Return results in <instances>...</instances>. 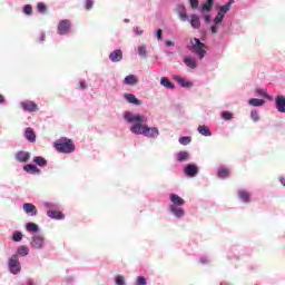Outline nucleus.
Here are the masks:
<instances>
[{
    "label": "nucleus",
    "instance_id": "nucleus-36",
    "mask_svg": "<svg viewBox=\"0 0 285 285\" xmlns=\"http://www.w3.org/2000/svg\"><path fill=\"white\" fill-rule=\"evenodd\" d=\"M37 10L38 12H40L41 14H43L46 12V10H48V8L46 7V3L43 2H38L37 4Z\"/></svg>",
    "mask_w": 285,
    "mask_h": 285
},
{
    "label": "nucleus",
    "instance_id": "nucleus-10",
    "mask_svg": "<svg viewBox=\"0 0 285 285\" xmlns=\"http://www.w3.org/2000/svg\"><path fill=\"white\" fill-rule=\"evenodd\" d=\"M169 212L171 215L181 218L184 217V215H186V212L184 210V208L179 207V206H175V205H169Z\"/></svg>",
    "mask_w": 285,
    "mask_h": 285
},
{
    "label": "nucleus",
    "instance_id": "nucleus-1",
    "mask_svg": "<svg viewBox=\"0 0 285 285\" xmlns=\"http://www.w3.org/2000/svg\"><path fill=\"white\" fill-rule=\"evenodd\" d=\"M125 119L129 124H135L130 127V131L134 135H144V137H149L150 139H156V137H159V129L156 127H148L146 124V117L132 112H126Z\"/></svg>",
    "mask_w": 285,
    "mask_h": 285
},
{
    "label": "nucleus",
    "instance_id": "nucleus-47",
    "mask_svg": "<svg viewBox=\"0 0 285 285\" xmlns=\"http://www.w3.org/2000/svg\"><path fill=\"white\" fill-rule=\"evenodd\" d=\"M78 86L81 88V90H86V88H88V85H86V81H80Z\"/></svg>",
    "mask_w": 285,
    "mask_h": 285
},
{
    "label": "nucleus",
    "instance_id": "nucleus-24",
    "mask_svg": "<svg viewBox=\"0 0 285 285\" xmlns=\"http://www.w3.org/2000/svg\"><path fill=\"white\" fill-rule=\"evenodd\" d=\"M160 85L164 86V88H168L169 90L175 89V85L167 77H163L160 79Z\"/></svg>",
    "mask_w": 285,
    "mask_h": 285
},
{
    "label": "nucleus",
    "instance_id": "nucleus-4",
    "mask_svg": "<svg viewBox=\"0 0 285 285\" xmlns=\"http://www.w3.org/2000/svg\"><path fill=\"white\" fill-rule=\"evenodd\" d=\"M53 147L58 153L70 154L75 153V142L69 138H60L53 142Z\"/></svg>",
    "mask_w": 285,
    "mask_h": 285
},
{
    "label": "nucleus",
    "instance_id": "nucleus-23",
    "mask_svg": "<svg viewBox=\"0 0 285 285\" xmlns=\"http://www.w3.org/2000/svg\"><path fill=\"white\" fill-rule=\"evenodd\" d=\"M138 81L135 75H129L125 78L124 83H126V86H137Z\"/></svg>",
    "mask_w": 285,
    "mask_h": 285
},
{
    "label": "nucleus",
    "instance_id": "nucleus-54",
    "mask_svg": "<svg viewBox=\"0 0 285 285\" xmlns=\"http://www.w3.org/2000/svg\"><path fill=\"white\" fill-rule=\"evenodd\" d=\"M279 181H281V184H282L283 186H285V178H284V177H281V178H279Z\"/></svg>",
    "mask_w": 285,
    "mask_h": 285
},
{
    "label": "nucleus",
    "instance_id": "nucleus-14",
    "mask_svg": "<svg viewBox=\"0 0 285 285\" xmlns=\"http://www.w3.org/2000/svg\"><path fill=\"white\" fill-rule=\"evenodd\" d=\"M199 173V168L196 165H187L185 167V175L187 177H195Z\"/></svg>",
    "mask_w": 285,
    "mask_h": 285
},
{
    "label": "nucleus",
    "instance_id": "nucleus-8",
    "mask_svg": "<svg viewBox=\"0 0 285 285\" xmlns=\"http://www.w3.org/2000/svg\"><path fill=\"white\" fill-rule=\"evenodd\" d=\"M21 108H23L26 112H37V110H39V107L35 101H23L21 102Z\"/></svg>",
    "mask_w": 285,
    "mask_h": 285
},
{
    "label": "nucleus",
    "instance_id": "nucleus-7",
    "mask_svg": "<svg viewBox=\"0 0 285 285\" xmlns=\"http://www.w3.org/2000/svg\"><path fill=\"white\" fill-rule=\"evenodd\" d=\"M72 28L70 20H61L57 27L58 35H68V31Z\"/></svg>",
    "mask_w": 285,
    "mask_h": 285
},
{
    "label": "nucleus",
    "instance_id": "nucleus-48",
    "mask_svg": "<svg viewBox=\"0 0 285 285\" xmlns=\"http://www.w3.org/2000/svg\"><path fill=\"white\" fill-rule=\"evenodd\" d=\"M134 30H135L136 35H138V37L144 35V30H141L139 27H136Z\"/></svg>",
    "mask_w": 285,
    "mask_h": 285
},
{
    "label": "nucleus",
    "instance_id": "nucleus-37",
    "mask_svg": "<svg viewBox=\"0 0 285 285\" xmlns=\"http://www.w3.org/2000/svg\"><path fill=\"white\" fill-rule=\"evenodd\" d=\"M224 17L225 16H223V13H217V16L215 17V19H214V23L217 26V24H219V23H222V21H224Z\"/></svg>",
    "mask_w": 285,
    "mask_h": 285
},
{
    "label": "nucleus",
    "instance_id": "nucleus-53",
    "mask_svg": "<svg viewBox=\"0 0 285 285\" xmlns=\"http://www.w3.org/2000/svg\"><path fill=\"white\" fill-rule=\"evenodd\" d=\"M166 46H168V47H173V46H175V42H173V41L168 40V41L166 42Z\"/></svg>",
    "mask_w": 285,
    "mask_h": 285
},
{
    "label": "nucleus",
    "instance_id": "nucleus-31",
    "mask_svg": "<svg viewBox=\"0 0 285 285\" xmlns=\"http://www.w3.org/2000/svg\"><path fill=\"white\" fill-rule=\"evenodd\" d=\"M176 81L183 87V88H190L193 86L191 82L186 81L184 78L177 76Z\"/></svg>",
    "mask_w": 285,
    "mask_h": 285
},
{
    "label": "nucleus",
    "instance_id": "nucleus-13",
    "mask_svg": "<svg viewBox=\"0 0 285 285\" xmlns=\"http://www.w3.org/2000/svg\"><path fill=\"white\" fill-rule=\"evenodd\" d=\"M169 199L171 202V206H184L186 204V200L184 198L179 197L177 194H170Z\"/></svg>",
    "mask_w": 285,
    "mask_h": 285
},
{
    "label": "nucleus",
    "instance_id": "nucleus-26",
    "mask_svg": "<svg viewBox=\"0 0 285 285\" xmlns=\"http://www.w3.org/2000/svg\"><path fill=\"white\" fill-rule=\"evenodd\" d=\"M249 106L259 107L264 106L266 101L264 99L252 98L248 100Z\"/></svg>",
    "mask_w": 285,
    "mask_h": 285
},
{
    "label": "nucleus",
    "instance_id": "nucleus-34",
    "mask_svg": "<svg viewBox=\"0 0 285 285\" xmlns=\"http://www.w3.org/2000/svg\"><path fill=\"white\" fill-rule=\"evenodd\" d=\"M250 119L255 122L259 121V112L256 109L250 111Z\"/></svg>",
    "mask_w": 285,
    "mask_h": 285
},
{
    "label": "nucleus",
    "instance_id": "nucleus-2",
    "mask_svg": "<svg viewBox=\"0 0 285 285\" xmlns=\"http://www.w3.org/2000/svg\"><path fill=\"white\" fill-rule=\"evenodd\" d=\"M178 16L180 20L188 21L194 30H199V28H202V20L199 19V16L193 13L188 17V13L186 12V7H180Z\"/></svg>",
    "mask_w": 285,
    "mask_h": 285
},
{
    "label": "nucleus",
    "instance_id": "nucleus-28",
    "mask_svg": "<svg viewBox=\"0 0 285 285\" xmlns=\"http://www.w3.org/2000/svg\"><path fill=\"white\" fill-rule=\"evenodd\" d=\"M35 164H37L38 166H40L41 168H43V166L48 165V160H46V158L41 157V156H37L33 158Z\"/></svg>",
    "mask_w": 285,
    "mask_h": 285
},
{
    "label": "nucleus",
    "instance_id": "nucleus-38",
    "mask_svg": "<svg viewBox=\"0 0 285 285\" xmlns=\"http://www.w3.org/2000/svg\"><path fill=\"white\" fill-rule=\"evenodd\" d=\"M222 118L225 119V121H230V119H233V114L228 111H224L222 114Z\"/></svg>",
    "mask_w": 285,
    "mask_h": 285
},
{
    "label": "nucleus",
    "instance_id": "nucleus-41",
    "mask_svg": "<svg viewBox=\"0 0 285 285\" xmlns=\"http://www.w3.org/2000/svg\"><path fill=\"white\" fill-rule=\"evenodd\" d=\"M138 55H139L140 57H146V55H147L146 46H140V47H138Z\"/></svg>",
    "mask_w": 285,
    "mask_h": 285
},
{
    "label": "nucleus",
    "instance_id": "nucleus-35",
    "mask_svg": "<svg viewBox=\"0 0 285 285\" xmlns=\"http://www.w3.org/2000/svg\"><path fill=\"white\" fill-rule=\"evenodd\" d=\"M13 242H21L23 239V234L21 232H14L12 235Z\"/></svg>",
    "mask_w": 285,
    "mask_h": 285
},
{
    "label": "nucleus",
    "instance_id": "nucleus-49",
    "mask_svg": "<svg viewBox=\"0 0 285 285\" xmlns=\"http://www.w3.org/2000/svg\"><path fill=\"white\" fill-rule=\"evenodd\" d=\"M204 19L207 23H210L213 21V18L210 16H204Z\"/></svg>",
    "mask_w": 285,
    "mask_h": 285
},
{
    "label": "nucleus",
    "instance_id": "nucleus-30",
    "mask_svg": "<svg viewBox=\"0 0 285 285\" xmlns=\"http://www.w3.org/2000/svg\"><path fill=\"white\" fill-rule=\"evenodd\" d=\"M233 4V1L227 2L225 6H222L219 8L218 13L223 14L224 17H226V12H228V10H230V6Z\"/></svg>",
    "mask_w": 285,
    "mask_h": 285
},
{
    "label": "nucleus",
    "instance_id": "nucleus-25",
    "mask_svg": "<svg viewBox=\"0 0 285 285\" xmlns=\"http://www.w3.org/2000/svg\"><path fill=\"white\" fill-rule=\"evenodd\" d=\"M198 132L204 135V137H210L213 135V132H210V128L204 125L198 126Z\"/></svg>",
    "mask_w": 285,
    "mask_h": 285
},
{
    "label": "nucleus",
    "instance_id": "nucleus-16",
    "mask_svg": "<svg viewBox=\"0 0 285 285\" xmlns=\"http://www.w3.org/2000/svg\"><path fill=\"white\" fill-rule=\"evenodd\" d=\"M276 109L278 110V112H285V97L284 96L276 97Z\"/></svg>",
    "mask_w": 285,
    "mask_h": 285
},
{
    "label": "nucleus",
    "instance_id": "nucleus-45",
    "mask_svg": "<svg viewBox=\"0 0 285 285\" xmlns=\"http://www.w3.org/2000/svg\"><path fill=\"white\" fill-rule=\"evenodd\" d=\"M92 6H95V2L92 0H87L86 1V4H85V8L87 10H91L92 9Z\"/></svg>",
    "mask_w": 285,
    "mask_h": 285
},
{
    "label": "nucleus",
    "instance_id": "nucleus-17",
    "mask_svg": "<svg viewBox=\"0 0 285 285\" xmlns=\"http://www.w3.org/2000/svg\"><path fill=\"white\" fill-rule=\"evenodd\" d=\"M24 137L26 139H28V141L35 142L37 141V135L35 134V129L33 128H27L24 131Z\"/></svg>",
    "mask_w": 285,
    "mask_h": 285
},
{
    "label": "nucleus",
    "instance_id": "nucleus-51",
    "mask_svg": "<svg viewBox=\"0 0 285 285\" xmlns=\"http://www.w3.org/2000/svg\"><path fill=\"white\" fill-rule=\"evenodd\" d=\"M212 32H213V35H217V26L216 24L212 27Z\"/></svg>",
    "mask_w": 285,
    "mask_h": 285
},
{
    "label": "nucleus",
    "instance_id": "nucleus-44",
    "mask_svg": "<svg viewBox=\"0 0 285 285\" xmlns=\"http://www.w3.org/2000/svg\"><path fill=\"white\" fill-rule=\"evenodd\" d=\"M256 92H257V95H259L261 97H265V99H268V94H266V90H264V89H257Z\"/></svg>",
    "mask_w": 285,
    "mask_h": 285
},
{
    "label": "nucleus",
    "instance_id": "nucleus-46",
    "mask_svg": "<svg viewBox=\"0 0 285 285\" xmlns=\"http://www.w3.org/2000/svg\"><path fill=\"white\" fill-rule=\"evenodd\" d=\"M137 285H146V277L138 276L137 277Z\"/></svg>",
    "mask_w": 285,
    "mask_h": 285
},
{
    "label": "nucleus",
    "instance_id": "nucleus-39",
    "mask_svg": "<svg viewBox=\"0 0 285 285\" xmlns=\"http://www.w3.org/2000/svg\"><path fill=\"white\" fill-rule=\"evenodd\" d=\"M179 144H181L183 146H188V144H190V137H180Z\"/></svg>",
    "mask_w": 285,
    "mask_h": 285
},
{
    "label": "nucleus",
    "instance_id": "nucleus-18",
    "mask_svg": "<svg viewBox=\"0 0 285 285\" xmlns=\"http://www.w3.org/2000/svg\"><path fill=\"white\" fill-rule=\"evenodd\" d=\"M47 215L48 217H50V219H66V216L63 215V213L59 210H48Z\"/></svg>",
    "mask_w": 285,
    "mask_h": 285
},
{
    "label": "nucleus",
    "instance_id": "nucleus-9",
    "mask_svg": "<svg viewBox=\"0 0 285 285\" xmlns=\"http://www.w3.org/2000/svg\"><path fill=\"white\" fill-rule=\"evenodd\" d=\"M22 209L27 215H30L31 217H35L38 213L37 206L32 205L31 203L23 204Z\"/></svg>",
    "mask_w": 285,
    "mask_h": 285
},
{
    "label": "nucleus",
    "instance_id": "nucleus-43",
    "mask_svg": "<svg viewBox=\"0 0 285 285\" xmlns=\"http://www.w3.org/2000/svg\"><path fill=\"white\" fill-rule=\"evenodd\" d=\"M23 13H24V14H32V6L26 4V6L23 7Z\"/></svg>",
    "mask_w": 285,
    "mask_h": 285
},
{
    "label": "nucleus",
    "instance_id": "nucleus-15",
    "mask_svg": "<svg viewBox=\"0 0 285 285\" xmlns=\"http://www.w3.org/2000/svg\"><path fill=\"white\" fill-rule=\"evenodd\" d=\"M124 98L128 104H132L134 106H141V100L137 99V97L132 94H125Z\"/></svg>",
    "mask_w": 285,
    "mask_h": 285
},
{
    "label": "nucleus",
    "instance_id": "nucleus-21",
    "mask_svg": "<svg viewBox=\"0 0 285 285\" xmlns=\"http://www.w3.org/2000/svg\"><path fill=\"white\" fill-rule=\"evenodd\" d=\"M218 177L220 179H228V177H230V169L226 168V167H220L218 169V173H217Z\"/></svg>",
    "mask_w": 285,
    "mask_h": 285
},
{
    "label": "nucleus",
    "instance_id": "nucleus-32",
    "mask_svg": "<svg viewBox=\"0 0 285 285\" xmlns=\"http://www.w3.org/2000/svg\"><path fill=\"white\" fill-rule=\"evenodd\" d=\"M27 230L29 233H39V226L35 223H28L27 224Z\"/></svg>",
    "mask_w": 285,
    "mask_h": 285
},
{
    "label": "nucleus",
    "instance_id": "nucleus-6",
    "mask_svg": "<svg viewBox=\"0 0 285 285\" xmlns=\"http://www.w3.org/2000/svg\"><path fill=\"white\" fill-rule=\"evenodd\" d=\"M46 243V238L41 235H35L31 237L30 246L31 248H36L37 250L43 248V244Z\"/></svg>",
    "mask_w": 285,
    "mask_h": 285
},
{
    "label": "nucleus",
    "instance_id": "nucleus-40",
    "mask_svg": "<svg viewBox=\"0 0 285 285\" xmlns=\"http://www.w3.org/2000/svg\"><path fill=\"white\" fill-rule=\"evenodd\" d=\"M190 8L197 10L199 8V0H189Z\"/></svg>",
    "mask_w": 285,
    "mask_h": 285
},
{
    "label": "nucleus",
    "instance_id": "nucleus-27",
    "mask_svg": "<svg viewBox=\"0 0 285 285\" xmlns=\"http://www.w3.org/2000/svg\"><path fill=\"white\" fill-rule=\"evenodd\" d=\"M23 170H26V173H30L31 175H37V173H39V168L36 165H26Z\"/></svg>",
    "mask_w": 285,
    "mask_h": 285
},
{
    "label": "nucleus",
    "instance_id": "nucleus-11",
    "mask_svg": "<svg viewBox=\"0 0 285 285\" xmlns=\"http://www.w3.org/2000/svg\"><path fill=\"white\" fill-rule=\"evenodd\" d=\"M109 59L114 63H117L121 61V59H124V52L121 51V49H117L109 55Z\"/></svg>",
    "mask_w": 285,
    "mask_h": 285
},
{
    "label": "nucleus",
    "instance_id": "nucleus-3",
    "mask_svg": "<svg viewBox=\"0 0 285 285\" xmlns=\"http://www.w3.org/2000/svg\"><path fill=\"white\" fill-rule=\"evenodd\" d=\"M189 43V50L193 55H196L200 60L206 57V45L202 42V40L198 38H190Z\"/></svg>",
    "mask_w": 285,
    "mask_h": 285
},
{
    "label": "nucleus",
    "instance_id": "nucleus-19",
    "mask_svg": "<svg viewBox=\"0 0 285 285\" xmlns=\"http://www.w3.org/2000/svg\"><path fill=\"white\" fill-rule=\"evenodd\" d=\"M29 254H30V249L28 248V246L22 245L18 247L17 254H13V255H17V257H27V255Z\"/></svg>",
    "mask_w": 285,
    "mask_h": 285
},
{
    "label": "nucleus",
    "instance_id": "nucleus-20",
    "mask_svg": "<svg viewBox=\"0 0 285 285\" xmlns=\"http://www.w3.org/2000/svg\"><path fill=\"white\" fill-rule=\"evenodd\" d=\"M184 63L187 66V68H190L191 70H195L197 68V60L195 58L185 57Z\"/></svg>",
    "mask_w": 285,
    "mask_h": 285
},
{
    "label": "nucleus",
    "instance_id": "nucleus-5",
    "mask_svg": "<svg viewBox=\"0 0 285 285\" xmlns=\"http://www.w3.org/2000/svg\"><path fill=\"white\" fill-rule=\"evenodd\" d=\"M8 268L12 275H19V273H21V263L19 262V257H17V255H12L9 258Z\"/></svg>",
    "mask_w": 285,
    "mask_h": 285
},
{
    "label": "nucleus",
    "instance_id": "nucleus-52",
    "mask_svg": "<svg viewBox=\"0 0 285 285\" xmlns=\"http://www.w3.org/2000/svg\"><path fill=\"white\" fill-rule=\"evenodd\" d=\"M0 104H6V98L0 94Z\"/></svg>",
    "mask_w": 285,
    "mask_h": 285
},
{
    "label": "nucleus",
    "instance_id": "nucleus-33",
    "mask_svg": "<svg viewBox=\"0 0 285 285\" xmlns=\"http://www.w3.org/2000/svg\"><path fill=\"white\" fill-rule=\"evenodd\" d=\"M189 155L187 151H180L177 154V161H186Z\"/></svg>",
    "mask_w": 285,
    "mask_h": 285
},
{
    "label": "nucleus",
    "instance_id": "nucleus-29",
    "mask_svg": "<svg viewBox=\"0 0 285 285\" xmlns=\"http://www.w3.org/2000/svg\"><path fill=\"white\" fill-rule=\"evenodd\" d=\"M210 10H213V0H206L202 6V12H210Z\"/></svg>",
    "mask_w": 285,
    "mask_h": 285
},
{
    "label": "nucleus",
    "instance_id": "nucleus-50",
    "mask_svg": "<svg viewBox=\"0 0 285 285\" xmlns=\"http://www.w3.org/2000/svg\"><path fill=\"white\" fill-rule=\"evenodd\" d=\"M157 37H158V39H163V31H161V29L157 30Z\"/></svg>",
    "mask_w": 285,
    "mask_h": 285
},
{
    "label": "nucleus",
    "instance_id": "nucleus-22",
    "mask_svg": "<svg viewBox=\"0 0 285 285\" xmlns=\"http://www.w3.org/2000/svg\"><path fill=\"white\" fill-rule=\"evenodd\" d=\"M238 197L239 199H242V202H244L245 204H248V202H250V193H248L247 190L240 189L238 191Z\"/></svg>",
    "mask_w": 285,
    "mask_h": 285
},
{
    "label": "nucleus",
    "instance_id": "nucleus-12",
    "mask_svg": "<svg viewBox=\"0 0 285 285\" xmlns=\"http://www.w3.org/2000/svg\"><path fill=\"white\" fill-rule=\"evenodd\" d=\"M17 161H20L21 164H26L30 161V153L28 151H18L16 154Z\"/></svg>",
    "mask_w": 285,
    "mask_h": 285
},
{
    "label": "nucleus",
    "instance_id": "nucleus-42",
    "mask_svg": "<svg viewBox=\"0 0 285 285\" xmlns=\"http://www.w3.org/2000/svg\"><path fill=\"white\" fill-rule=\"evenodd\" d=\"M116 284H117V285H126V279L124 278V276L118 275V276L116 277Z\"/></svg>",
    "mask_w": 285,
    "mask_h": 285
}]
</instances>
